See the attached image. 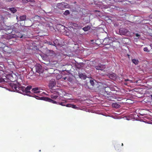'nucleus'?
I'll return each mask as SVG.
<instances>
[{
  "label": "nucleus",
  "instance_id": "nucleus-20",
  "mask_svg": "<svg viewBox=\"0 0 152 152\" xmlns=\"http://www.w3.org/2000/svg\"><path fill=\"white\" fill-rule=\"evenodd\" d=\"M78 75L80 78H83L84 79H85L86 78V75L82 73H79Z\"/></svg>",
  "mask_w": 152,
  "mask_h": 152
},
{
  "label": "nucleus",
  "instance_id": "nucleus-39",
  "mask_svg": "<svg viewBox=\"0 0 152 152\" xmlns=\"http://www.w3.org/2000/svg\"><path fill=\"white\" fill-rule=\"evenodd\" d=\"M36 96V99H38L37 98V97H38V96Z\"/></svg>",
  "mask_w": 152,
  "mask_h": 152
},
{
  "label": "nucleus",
  "instance_id": "nucleus-10",
  "mask_svg": "<svg viewBox=\"0 0 152 152\" xmlns=\"http://www.w3.org/2000/svg\"><path fill=\"white\" fill-rule=\"evenodd\" d=\"M35 68L37 72L40 73L43 72V70L42 69V66L40 65H38L35 66Z\"/></svg>",
  "mask_w": 152,
  "mask_h": 152
},
{
  "label": "nucleus",
  "instance_id": "nucleus-14",
  "mask_svg": "<svg viewBox=\"0 0 152 152\" xmlns=\"http://www.w3.org/2000/svg\"><path fill=\"white\" fill-rule=\"evenodd\" d=\"M58 41V40H55L53 42L50 41H47L46 43L49 45L56 46V44L55 43V42H57Z\"/></svg>",
  "mask_w": 152,
  "mask_h": 152
},
{
  "label": "nucleus",
  "instance_id": "nucleus-15",
  "mask_svg": "<svg viewBox=\"0 0 152 152\" xmlns=\"http://www.w3.org/2000/svg\"><path fill=\"white\" fill-rule=\"evenodd\" d=\"M55 85V83L54 81H50L49 84V87L50 88H52Z\"/></svg>",
  "mask_w": 152,
  "mask_h": 152
},
{
  "label": "nucleus",
  "instance_id": "nucleus-6",
  "mask_svg": "<svg viewBox=\"0 0 152 152\" xmlns=\"http://www.w3.org/2000/svg\"><path fill=\"white\" fill-rule=\"evenodd\" d=\"M67 5V3L64 2L59 3L57 4L58 8L61 10H63L64 8H66Z\"/></svg>",
  "mask_w": 152,
  "mask_h": 152
},
{
  "label": "nucleus",
  "instance_id": "nucleus-4",
  "mask_svg": "<svg viewBox=\"0 0 152 152\" xmlns=\"http://www.w3.org/2000/svg\"><path fill=\"white\" fill-rule=\"evenodd\" d=\"M52 93V94L50 96L51 98L53 99H56L59 95V93L57 91H54Z\"/></svg>",
  "mask_w": 152,
  "mask_h": 152
},
{
  "label": "nucleus",
  "instance_id": "nucleus-38",
  "mask_svg": "<svg viewBox=\"0 0 152 152\" xmlns=\"http://www.w3.org/2000/svg\"><path fill=\"white\" fill-rule=\"evenodd\" d=\"M150 46H151V49H152V44H151L150 45Z\"/></svg>",
  "mask_w": 152,
  "mask_h": 152
},
{
  "label": "nucleus",
  "instance_id": "nucleus-21",
  "mask_svg": "<svg viewBox=\"0 0 152 152\" xmlns=\"http://www.w3.org/2000/svg\"><path fill=\"white\" fill-rule=\"evenodd\" d=\"M132 62L135 65H138L139 63V61L138 59H132Z\"/></svg>",
  "mask_w": 152,
  "mask_h": 152
},
{
  "label": "nucleus",
  "instance_id": "nucleus-16",
  "mask_svg": "<svg viewBox=\"0 0 152 152\" xmlns=\"http://www.w3.org/2000/svg\"><path fill=\"white\" fill-rule=\"evenodd\" d=\"M53 51L49 50H47L46 51V55L47 56H51L52 55V54H53Z\"/></svg>",
  "mask_w": 152,
  "mask_h": 152
},
{
  "label": "nucleus",
  "instance_id": "nucleus-37",
  "mask_svg": "<svg viewBox=\"0 0 152 152\" xmlns=\"http://www.w3.org/2000/svg\"><path fill=\"white\" fill-rule=\"evenodd\" d=\"M25 35H21V36L20 37V38H23V37H24L25 38H26V37H25L24 36H25Z\"/></svg>",
  "mask_w": 152,
  "mask_h": 152
},
{
  "label": "nucleus",
  "instance_id": "nucleus-24",
  "mask_svg": "<svg viewBox=\"0 0 152 152\" xmlns=\"http://www.w3.org/2000/svg\"><path fill=\"white\" fill-rule=\"evenodd\" d=\"M9 9L13 13L16 12L17 11L15 8L13 7L10 8Z\"/></svg>",
  "mask_w": 152,
  "mask_h": 152
},
{
  "label": "nucleus",
  "instance_id": "nucleus-19",
  "mask_svg": "<svg viewBox=\"0 0 152 152\" xmlns=\"http://www.w3.org/2000/svg\"><path fill=\"white\" fill-rule=\"evenodd\" d=\"M1 74L0 72V83L7 82V81L5 80V76H1Z\"/></svg>",
  "mask_w": 152,
  "mask_h": 152
},
{
  "label": "nucleus",
  "instance_id": "nucleus-26",
  "mask_svg": "<svg viewBox=\"0 0 152 152\" xmlns=\"http://www.w3.org/2000/svg\"><path fill=\"white\" fill-rule=\"evenodd\" d=\"M15 37L14 36V35H12V34L8 35L7 37V39H12V38H14Z\"/></svg>",
  "mask_w": 152,
  "mask_h": 152
},
{
  "label": "nucleus",
  "instance_id": "nucleus-2",
  "mask_svg": "<svg viewBox=\"0 0 152 152\" xmlns=\"http://www.w3.org/2000/svg\"><path fill=\"white\" fill-rule=\"evenodd\" d=\"M119 34L121 35L129 36L130 34V31L125 28H121L119 30Z\"/></svg>",
  "mask_w": 152,
  "mask_h": 152
},
{
  "label": "nucleus",
  "instance_id": "nucleus-9",
  "mask_svg": "<svg viewBox=\"0 0 152 152\" xmlns=\"http://www.w3.org/2000/svg\"><path fill=\"white\" fill-rule=\"evenodd\" d=\"M31 87H32L31 86H27L25 89L22 88L23 91L26 93H29L30 94L31 93L30 90L31 89Z\"/></svg>",
  "mask_w": 152,
  "mask_h": 152
},
{
  "label": "nucleus",
  "instance_id": "nucleus-17",
  "mask_svg": "<svg viewBox=\"0 0 152 152\" xmlns=\"http://www.w3.org/2000/svg\"><path fill=\"white\" fill-rule=\"evenodd\" d=\"M112 106L113 107L116 108H119L121 107L120 105L117 103H113L112 104Z\"/></svg>",
  "mask_w": 152,
  "mask_h": 152
},
{
  "label": "nucleus",
  "instance_id": "nucleus-40",
  "mask_svg": "<svg viewBox=\"0 0 152 152\" xmlns=\"http://www.w3.org/2000/svg\"><path fill=\"white\" fill-rule=\"evenodd\" d=\"M128 80H129L128 79H126V80H125V81H128Z\"/></svg>",
  "mask_w": 152,
  "mask_h": 152
},
{
  "label": "nucleus",
  "instance_id": "nucleus-42",
  "mask_svg": "<svg viewBox=\"0 0 152 152\" xmlns=\"http://www.w3.org/2000/svg\"><path fill=\"white\" fill-rule=\"evenodd\" d=\"M127 1L126 0H123L122 1Z\"/></svg>",
  "mask_w": 152,
  "mask_h": 152
},
{
  "label": "nucleus",
  "instance_id": "nucleus-12",
  "mask_svg": "<svg viewBox=\"0 0 152 152\" xmlns=\"http://www.w3.org/2000/svg\"><path fill=\"white\" fill-rule=\"evenodd\" d=\"M39 88L36 87L33 88L31 90V92L32 93H35V94H39L40 92V91H39Z\"/></svg>",
  "mask_w": 152,
  "mask_h": 152
},
{
  "label": "nucleus",
  "instance_id": "nucleus-36",
  "mask_svg": "<svg viewBox=\"0 0 152 152\" xmlns=\"http://www.w3.org/2000/svg\"><path fill=\"white\" fill-rule=\"evenodd\" d=\"M135 35H136V36L137 37H139L140 36V34H138V33L136 34Z\"/></svg>",
  "mask_w": 152,
  "mask_h": 152
},
{
  "label": "nucleus",
  "instance_id": "nucleus-25",
  "mask_svg": "<svg viewBox=\"0 0 152 152\" xmlns=\"http://www.w3.org/2000/svg\"><path fill=\"white\" fill-rule=\"evenodd\" d=\"M66 102H57V104H59L62 106H65V103Z\"/></svg>",
  "mask_w": 152,
  "mask_h": 152
},
{
  "label": "nucleus",
  "instance_id": "nucleus-35",
  "mask_svg": "<svg viewBox=\"0 0 152 152\" xmlns=\"http://www.w3.org/2000/svg\"><path fill=\"white\" fill-rule=\"evenodd\" d=\"M108 99L109 100H111V99H112L111 97L109 96H107Z\"/></svg>",
  "mask_w": 152,
  "mask_h": 152
},
{
  "label": "nucleus",
  "instance_id": "nucleus-41",
  "mask_svg": "<svg viewBox=\"0 0 152 152\" xmlns=\"http://www.w3.org/2000/svg\"><path fill=\"white\" fill-rule=\"evenodd\" d=\"M64 80H65L66 78V77H64Z\"/></svg>",
  "mask_w": 152,
  "mask_h": 152
},
{
  "label": "nucleus",
  "instance_id": "nucleus-3",
  "mask_svg": "<svg viewBox=\"0 0 152 152\" xmlns=\"http://www.w3.org/2000/svg\"><path fill=\"white\" fill-rule=\"evenodd\" d=\"M102 93L104 95H111L112 92L111 91L110 88L108 87H107L103 88Z\"/></svg>",
  "mask_w": 152,
  "mask_h": 152
},
{
  "label": "nucleus",
  "instance_id": "nucleus-7",
  "mask_svg": "<svg viewBox=\"0 0 152 152\" xmlns=\"http://www.w3.org/2000/svg\"><path fill=\"white\" fill-rule=\"evenodd\" d=\"M71 26L74 29H81L82 26L79 25L75 23H70Z\"/></svg>",
  "mask_w": 152,
  "mask_h": 152
},
{
  "label": "nucleus",
  "instance_id": "nucleus-31",
  "mask_svg": "<svg viewBox=\"0 0 152 152\" xmlns=\"http://www.w3.org/2000/svg\"><path fill=\"white\" fill-rule=\"evenodd\" d=\"M72 106V104H67L66 105H65V106L67 107H71V106Z\"/></svg>",
  "mask_w": 152,
  "mask_h": 152
},
{
  "label": "nucleus",
  "instance_id": "nucleus-32",
  "mask_svg": "<svg viewBox=\"0 0 152 152\" xmlns=\"http://www.w3.org/2000/svg\"><path fill=\"white\" fill-rule=\"evenodd\" d=\"M143 50L144 51L148 52V49L147 47H145L143 49Z\"/></svg>",
  "mask_w": 152,
  "mask_h": 152
},
{
  "label": "nucleus",
  "instance_id": "nucleus-22",
  "mask_svg": "<svg viewBox=\"0 0 152 152\" xmlns=\"http://www.w3.org/2000/svg\"><path fill=\"white\" fill-rule=\"evenodd\" d=\"M23 3H27V2H34V0H22Z\"/></svg>",
  "mask_w": 152,
  "mask_h": 152
},
{
  "label": "nucleus",
  "instance_id": "nucleus-18",
  "mask_svg": "<svg viewBox=\"0 0 152 152\" xmlns=\"http://www.w3.org/2000/svg\"><path fill=\"white\" fill-rule=\"evenodd\" d=\"M108 76L110 78L113 80H114L116 78L115 75L114 73L109 74L108 75Z\"/></svg>",
  "mask_w": 152,
  "mask_h": 152
},
{
  "label": "nucleus",
  "instance_id": "nucleus-11",
  "mask_svg": "<svg viewBox=\"0 0 152 152\" xmlns=\"http://www.w3.org/2000/svg\"><path fill=\"white\" fill-rule=\"evenodd\" d=\"M95 68L97 70H100L102 71L105 68V65H104L100 64V65H99L98 66H95Z\"/></svg>",
  "mask_w": 152,
  "mask_h": 152
},
{
  "label": "nucleus",
  "instance_id": "nucleus-33",
  "mask_svg": "<svg viewBox=\"0 0 152 152\" xmlns=\"http://www.w3.org/2000/svg\"><path fill=\"white\" fill-rule=\"evenodd\" d=\"M18 80H19L18 79L17 80V82L18 83V86H20V85L21 84V83H20V81H19V80L18 81Z\"/></svg>",
  "mask_w": 152,
  "mask_h": 152
},
{
  "label": "nucleus",
  "instance_id": "nucleus-34",
  "mask_svg": "<svg viewBox=\"0 0 152 152\" xmlns=\"http://www.w3.org/2000/svg\"><path fill=\"white\" fill-rule=\"evenodd\" d=\"M110 47H111V46L110 45H106L105 47L106 48H110Z\"/></svg>",
  "mask_w": 152,
  "mask_h": 152
},
{
  "label": "nucleus",
  "instance_id": "nucleus-28",
  "mask_svg": "<svg viewBox=\"0 0 152 152\" xmlns=\"http://www.w3.org/2000/svg\"><path fill=\"white\" fill-rule=\"evenodd\" d=\"M70 14L69 11V10H66L64 13V14L66 15H67Z\"/></svg>",
  "mask_w": 152,
  "mask_h": 152
},
{
  "label": "nucleus",
  "instance_id": "nucleus-30",
  "mask_svg": "<svg viewBox=\"0 0 152 152\" xmlns=\"http://www.w3.org/2000/svg\"><path fill=\"white\" fill-rule=\"evenodd\" d=\"M90 83L91 84L92 86H94V81L93 80H90Z\"/></svg>",
  "mask_w": 152,
  "mask_h": 152
},
{
  "label": "nucleus",
  "instance_id": "nucleus-43",
  "mask_svg": "<svg viewBox=\"0 0 152 152\" xmlns=\"http://www.w3.org/2000/svg\"><path fill=\"white\" fill-rule=\"evenodd\" d=\"M117 43L118 45L120 43L119 42H118Z\"/></svg>",
  "mask_w": 152,
  "mask_h": 152
},
{
  "label": "nucleus",
  "instance_id": "nucleus-13",
  "mask_svg": "<svg viewBox=\"0 0 152 152\" xmlns=\"http://www.w3.org/2000/svg\"><path fill=\"white\" fill-rule=\"evenodd\" d=\"M20 21L21 22L22 21H24L26 19V16L25 15H23V16H21L20 17ZM20 24L21 26H25V24H22V23L20 22Z\"/></svg>",
  "mask_w": 152,
  "mask_h": 152
},
{
  "label": "nucleus",
  "instance_id": "nucleus-23",
  "mask_svg": "<svg viewBox=\"0 0 152 152\" xmlns=\"http://www.w3.org/2000/svg\"><path fill=\"white\" fill-rule=\"evenodd\" d=\"M90 28V27L89 26H87L83 28V29L84 31H87Z\"/></svg>",
  "mask_w": 152,
  "mask_h": 152
},
{
  "label": "nucleus",
  "instance_id": "nucleus-5",
  "mask_svg": "<svg viewBox=\"0 0 152 152\" xmlns=\"http://www.w3.org/2000/svg\"><path fill=\"white\" fill-rule=\"evenodd\" d=\"M10 86H11L12 89L14 91L17 92H19V91L21 88L20 86L14 84H11L10 85Z\"/></svg>",
  "mask_w": 152,
  "mask_h": 152
},
{
  "label": "nucleus",
  "instance_id": "nucleus-29",
  "mask_svg": "<svg viewBox=\"0 0 152 152\" xmlns=\"http://www.w3.org/2000/svg\"><path fill=\"white\" fill-rule=\"evenodd\" d=\"M72 106H71V107H72L73 108L75 109H77L78 108V107H76V105L72 104Z\"/></svg>",
  "mask_w": 152,
  "mask_h": 152
},
{
  "label": "nucleus",
  "instance_id": "nucleus-1",
  "mask_svg": "<svg viewBox=\"0 0 152 152\" xmlns=\"http://www.w3.org/2000/svg\"><path fill=\"white\" fill-rule=\"evenodd\" d=\"M5 79L8 80L9 81L14 82L17 81L18 79V76L16 74L12 73L5 76Z\"/></svg>",
  "mask_w": 152,
  "mask_h": 152
},
{
  "label": "nucleus",
  "instance_id": "nucleus-44",
  "mask_svg": "<svg viewBox=\"0 0 152 152\" xmlns=\"http://www.w3.org/2000/svg\"><path fill=\"white\" fill-rule=\"evenodd\" d=\"M123 143H122V145L123 146Z\"/></svg>",
  "mask_w": 152,
  "mask_h": 152
},
{
  "label": "nucleus",
  "instance_id": "nucleus-27",
  "mask_svg": "<svg viewBox=\"0 0 152 152\" xmlns=\"http://www.w3.org/2000/svg\"><path fill=\"white\" fill-rule=\"evenodd\" d=\"M46 23V26L49 27L50 28H53V27L52 26V24L51 23Z\"/></svg>",
  "mask_w": 152,
  "mask_h": 152
},
{
  "label": "nucleus",
  "instance_id": "nucleus-8",
  "mask_svg": "<svg viewBox=\"0 0 152 152\" xmlns=\"http://www.w3.org/2000/svg\"><path fill=\"white\" fill-rule=\"evenodd\" d=\"M41 98H43V100H44L48 102L53 104H57V102L54 100L53 99H51L50 98L48 97H41Z\"/></svg>",
  "mask_w": 152,
  "mask_h": 152
}]
</instances>
